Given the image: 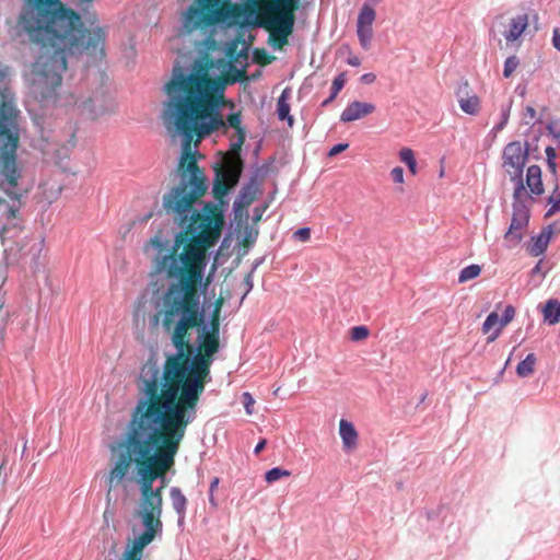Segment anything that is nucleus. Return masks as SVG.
Returning <instances> with one entry per match:
<instances>
[{
	"instance_id": "f257e3e1",
	"label": "nucleus",
	"mask_w": 560,
	"mask_h": 560,
	"mask_svg": "<svg viewBox=\"0 0 560 560\" xmlns=\"http://www.w3.org/2000/svg\"><path fill=\"white\" fill-rule=\"evenodd\" d=\"M223 89V83L210 78L209 69L200 59L187 66L176 62L171 80L164 85L167 100L162 117L167 127L173 126L182 137L183 153L178 165L179 182L164 195L163 208L178 221L185 238L199 245L209 242L214 220L210 205L196 202L206 192L208 183L196 161H188L194 132L203 138L215 130L234 128L237 139L232 143L233 149L240 148L246 138L241 126V112L230 113L225 120L220 114L221 101L214 94L222 93Z\"/></svg>"
},
{
	"instance_id": "f03ea898",
	"label": "nucleus",
	"mask_w": 560,
	"mask_h": 560,
	"mask_svg": "<svg viewBox=\"0 0 560 560\" xmlns=\"http://www.w3.org/2000/svg\"><path fill=\"white\" fill-rule=\"evenodd\" d=\"M179 228L180 232L175 235V244L170 254H163L170 252L168 242L159 235L152 237L145 246V250L152 247L156 252L155 272L177 280L154 301L155 318H162V326L170 334L174 347L173 352H167L170 371L174 373L175 361L183 355L184 338L188 329L196 326L199 317H202L203 310L200 306L196 285L201 281L206 268V256L200 249L189 248L176 257V247L185 242L194 243L184 238L185 231L180 225Z\"/></svg>"
},
{
	"instance_id": "7ed1b4c3",
	"label": "nucleus",
	"mask_w": 560,
	"mask_h": 560,
	"mask_svg": "<svg viewBox=\"0 0 560 560\" xmlns=\"http://www.w3.org/2000/svg\"><path fill=\"white\" fill-rule=\"evenodd\" d=\"M160 369L155 361L148 360L140 371V389L142 396L132 410L137 423L150 424L153 433V451L143 459L144 463L167 470L174 465L180 441L187 425L196 418L197 404L186 402L174 393H161L159 396Z\"/></svg>"
},
{
	"instance_id": "20e7f679",
	"label": "nucleus",
	"mask_w": 560,
	"mask_h": 560,
	"mask_svg": "<svg viewBox=\"0 0 560 560\" xmlns=\"http://www.w3.org/2000/svg\"><path fill=\"white\" fill-rule=\"evenodd\" d=\"M201 330L195 342L184 338L183 355L175 361V373L170 371L168 353L162 370L161 393H174L186 402H198L205 390L206 376L210 373L206 357H212L219 349V326L199 317Z\"/></svg>"
},
{
	"instance_id": "39448f33",
	"label": "nucleus",
	"mask_w": 560,
	"mask_h": 560,
	"mask_svg": "<svg viewBox=\"0 0 560 560\" xmlns=\"http://www.w3.org/2000/svg\"><path fill=\"white\" fill-rule=\"evenodd\" d=\"M238 25L244 28L261 27L258 14L242 12L230 0H196L182 14L180 33H198L205 45L214 43L218 33Z\"/></svg>"
},
{
	"instance_id": "423d86ee",
	"label": "nucleus",
	"mask_w": 560,
	"mask_h": 560,
	"mask_svg": "<svg viewBox=\"0 0 560 560\" xmlns=\"http://www.w3.org/2000/svg\"><path fill=\"white\" fill-rule=\"evenodd\" d=\"M140 499L135 516L140 520V527L131 528L133 538L128 539L119 560H142L143 550L163 533L161 521L163 497L160 489H149L139 486Z\"/></svg>"
},
{
	"instance_id": "0eeeda50",
	"label": "nucleus",
	"mask_w": 560,
	"mask_h": 560,
	"mask_svg": "<svg viewBox=\"0 0 560 560\" xmlns=\"http://www.w3.org/2000/svg\"><path fill=\"white\" fill-rule=\"evenodd\" d=\"M154 432L150 424L144 425L143 422L137 423L133 417H130L121 436V442L119 443V457L108 477L109 488H112L115 479L121 481L127 477L131 464L139 466L141 462L152 453L154 446L152 438ZM110 489H108V491Z\"/></svg>"
},
{
	"instance_id": "6e6552de",
	"label": "nucleus",
	"mask_w": 560,
	"mask_h": 560,
	"mask_svg": "<svg viewBox=\"0 0 560 560\" xmlns=\"http://www.w3.org/2000/svg\"><path fill=\"white\" fill-rule=\"evenodd\" d=\"M529 144L525 143L523 148L520 141H512L508 143L502 152V166L506 168L511 179L520 178L523 176L524 166L528 161Z\"/></svg>"
},
{
	"instance_id": "1a4fd4ad",
	"label": "nucleus",
	"mask_w": 560,
	"mask_h": 560,
	"mask_svg": "<svg viewBox=\"0 0 560 560\" xmlns=\"http://www.w3.org/2000/svg\"><path fill=\"white\" fill-rule=\"evenodd\" d=\"M15 156H5L3 160V167L1 171V182L0 186L3 191L15 200L22 196L21 192L18 191V180L21 177V171L16 165Z\"/></svg>"
},
{
	"instance_id": "9d476101",
	"label": "nucleus",
	"mask_w": 560,
	"mask_h": 560,
	"mask_svg": "<svg viewBox=\"0 0 560 560\" xmlns=\"http://www.w3.org/2000/svg\"><path fill=\"white\" fill-rule=\"evenodd\" d=\"M375 10L368 3H364L360 10L357 21V35L363 49H369L373 37V22L375 20Z\"/></svg>"
},
{
	"instance_id": "9b49d317",
	"label": "nucleus",
	"mask_w": 560,
	"mask_h": 560,
	"mask_svg": "<svg viewBox=\"0 0 560 560\" xmlns=\"http://www.w3.org/2000/svg\"><path fill=\"white\" fill-rule=\"evenodd\" d=\"M513 213L512 220L504 238L508 242L518 244L523 240L521 230L526 228L529 222V210L526 206L512 205Z\"/></svg>"
},
{
	"instance_id": "f8f14e48",
	"label": "nucleus",
	"mask_w": 560,
	"mask_h": 560,
	"mask_svg": "<svg viewBox=\"0 0 560 560\" xmlns=\"http://www.w3.org/2000/svg\"><path fill=\"white\" fill-rule=\"evenodd\" d=\"M137 483L141 487L162 491L166 486V477L163 470L142 460L138 466Z\"/></svg>"
},
{
	"instance_id": "ddd939ff",
	"label": "nucleus",
	"mask_w": 560,
	"mask_h": 560,
	"mask_svg": "<svg viewBox=\"0 0 560 560\" xmlns=\"http://www.w3.org/2000/svg\"><path fill=\"white\" fill-rule=\"evenodd\" d=\"M19 138L11 128L10 119L0 113V150L2 158L16 155Z\"/></svg>"
},
{
	"instance_id": "4468645a",
	"label": "nucleus",
	"mask_w": 560,
	"mask_h": 560,
	"mask_svg": "<svg viewBox=\"0 0 560 560\" xmlns=\"http://www.w3.org/2000/svg\"><path fill=\"white\" fill-rule=\"evenodd\" d=\"M109 106L110 101L103 91L97 93L94 97H89L78 104V107L82 113L88 114L91 118L103 114L109 108Z\"/></svg>"
},
{
	"instance_id": "2eb2a0df",
	"label": "nucleus",
	"mask_w": 560,
	"mask_h": 560,
	"mask_svg": "<svg viewBox=\"0 0 560 560\" xmlns=\"http://www.w3.org/2000/svg\"><path fill=\"white\" fill-rule=\"evenodd\" d=\"M294 22V15H276L269 20L271 32L280 39L281 44L287 43L288 36L293 31Z\"/></svg>"
},
{
	"instance_id": "dca6fc26",
	"label": "nucleus",
	"mask_w": 560,
	"mask_h": 560,
	"mask_svg": "<svg viewBox=\"0 0 560 560\" xmlns=\"http://www.w3.org/2000/svg\"><path fill=\"white\" fill-rule=\"evenodd\" d=\"M375 110V105L372 103L353 101L350 102L340 115V121L350 122L358 120Z\"/></svg>"
},
{
	"instance_id": "f3484780",
	"label": "nucleus",
	"mask_w": 560,
	"mask_h": 560,
	"mask_svg": "<svg viewBox=\"0 0 560 560\" xmlns=\"http://www.w3.org/2000/svg\"><path fill=\"white\" fill-rule=\"evenodd\" d=\"M469 84L464 81L459 84L456 91L458 104L460 109L468 115H476L479 112L480 102L478 96H468Z\"/></svg>"
},
{
	"instance_id": "a211bd4d",
	"label": "nucleus",
	"mask_w": 560,
	"mask_h": 560,
	"mask_svg": "<svg viewBox=\"0 0 560 560\" xmlns=\"http://www.w3.org/2000/svg\"><path fill=\"white\" fill-rule=\"evenodd\" d=\"M552 226L553 224L547 225L538 235L532 237L533 244L528 248L532 256H540L547 250L548 244L553 233Z\"/></svg>"
},
{
	"instance_id": "6ab92c4d",
	"label": "nucleus",
	"mask_w": 560,
	"mask_h": 560,
	"mask_svg": "<svg viewBox=\"0 0 560 560\" xmlns=\"http://www.w3.org/2000/svg\"><path fill=\"white\" fill-rule=\"evenodd\" d=\"M528 25V15L523 13L511 19L508 30L503 33L506 42L516 40Z\"/></svg>"
},
{
	"instance_id": "aec40b11",
	"label": "nucleus",
	"mask_w": 560,
	"mask_h": 560,
	"mask_svg": "<svg viewBox=\"0 0 560 560\" xmlns=\"http://www.w3.org/2000/svg\"><path fill=\"white\" fill-rule=\"evenodd\" d=\"M339 434L346 450H351L357 446L358 432L352 422L341 419L339 422Z\"/></svg>"
},
{
	"instance_id": "412c9836",
	"label": "nucleus",
	"mask_w": 560,
	"mask_h": 560,
	"mask_svg": "<svg viewBox=\"0 0 560 560\" xmlns=\"http://www.w3.org/2000/svg\"><path fill=\"white\" fill-rule=\"evenodd\" d=\"M291 96V90L289 88H285L277 101V116L278 119L283 121L285 120L290 127L294 124V118L292 115H290V104L289 98Z\"/></svg>"
},
{
	"instance_id": "4be33fe9",
	"label": "nucleus",
	"mask_w": 560,
	"mask_h": 560,
	"mask_svg": "<svg viewBox=\"0 0 560 560\" xmlns=\"http://www.w3.org/2000/svg\"><path fill=\"white\" fill-rule=\"evenodd\" d=\"M526 185L529 190L539 196L544 192V186L541 182V168L538 165H530L526 172Z\"/></svg>"
},
{
	"instance_id": "5701e85b",
	"label": "nucleus",
	"mask_w": 560,
	"mask_h": 560,
	"mask_svg": "<svg viewBox=\"0 0 560 560\" xmlns=\"http://www.w3.org/2000/svg\"><path fill=\"white\" fill-rule=\"evenodd\" d=\"M544 319L548 325H556L560 322V301L550 299L542 308Z\"/></svg>"
},
{
	"instance_id": "b1692460",
	"label": "nucleus",
	"mask_w": 560,
	"mask_h": 560,
	"mask_svg": "<svg viewBox=\"0 0 560 560\" xmlns=\"http://www.w3.org/2000/svg\"><path fill=\"white\" fill-rule=\"evenodd\" d=\"M346 82V72H340L337 77H335L330 88L329 96L322 102L320 107L328 106L337 97L339 92L343 89Z\"/></svg>"
},
{
	"instance_id": "393cba45",
	"label": "nucleus",
	"mask_w": 560,
	"mask_h": 560,
	"mask_svg": "<svg viewBox=\"0 0 560 560\" xmlns=\"http://www.w3.org/2000/svg\"><path fill=\"white\" fill-rule=\"evenodd\" d=\"M536 355L528 353L516 366V374L518 377L525 378L532 375L535 371Z\"/></svg>"
},
{
	"instance_id": "a878e982",
	"label": "nucleus",
	"mask_w": 560,
	"mask_h": 560,
	"mask_svg": "<svg viewBox=\"0 0 560 560\" xmlns=\"http://www.w3.org/2000/svg\"><path fill=\"white\" fill-rule=\"evenodd\" d=\"M515 316V308L513 305H506L501 317L499 318L500 319V323H499V326L497 327V329L488 337V341L489 342H492L494 341L500 332H501V329L506 325L509 324Z\"/></svg>"
},
{
	"instance_id": "bb28decb",
	"label": "nucleus",
	"mask_w": 560,
	"mask_h": 560,
	"mask_svg": "<svg viewBox=\"0 0 560 560\" xmlns=\"http://www.w3.org/2000/svg\"><path fill=\"white\" fill-rule=\"evenodd\" d=\"M172 506L175 513L186 512L187 499L178 487H172L170 490Z\"/></svg>"
},
{
	"instance_id": "cd10ccee",
	"label": "nucleus",
	"mask_w": 560,
	"mask_h": 560,
	"mask_svg": "<svg viewBox=\"0 0 560 560\" xmlns=\"http://www.w3.org/2000/svg\"><path fill=\"white\" fill-rule=\"evenodd\" d=\"M481 272V267L477 264H471L469 266L464 267L458 276V282L464 283L468 280L477 278Z\"/></svg>"
},
{
	"instance_id": "c85d7f7f",
	"label": "nucleus",
	"mask_w": 560,
	"mask_h": 560,
	"mask_svg": "<svg viewBox=\"0 0 560 560\" xmlns=\"http://www.w3.org/2000/svg\"><path fill=\"white\" fill-rule=\"evenodd\" d=\"M399 158L408 166L410 173L415 175L417 173V161L413 151L409 148H404L399 152Z\"/></svg>"
},
{
	"instance_id": "c756f323",
	"label": "nucleus",
	"mask_w": 560,
	"mask_h": 560,
	"mask_svg": "<svg viewBox=\"0 0 560 560\" xmlns=\"http://www.w3.org/2000/svg\"><path fill=\"white\" fill-rule=\"evenodd\" d=\"M290 471L282 468V467H273L269 470L266 471L265 474V480L268 482V483H272L277 480H279L280 478L282 477H288L290 476Z\"/></svg>"
},
{
	"instance_id": "7c9ffc66",
	"label": "nucleus",
	"mask_w": 560,
	"mask_h": 560,
	"mask_svg": "<svg viewBox=\"0 0 560 560\" xmlns=\"http://www.w3.org/2000/svg\"><path fill=\"white\" fill-rule=\"evenodd\" d=\"M514 184V192H513V205H520V206H526L521 197L523 192L525 191L524 183H523V176H520V178L511 179Z\"/></svg>"
},
{
	"instance_id": "2f4dec72",
	"label": "nucleus",
	"mask_w": 560,
	"mask_h": 560,
	"mask_svg": "<svg viewBox=\"0 0 560 560\" xmlns=\"http://www.w3.org/2000/svg\"><path fill=\"white\" fill-rule=\"evenodd\" d=\"M518 65L520 59L517 58V56L512 55L508 57L504 61L503 77L510 78L513 74V72L517 69Z\"/></svg>"
},
{
	"instance_id": "473e14b6",
	"label": "nucleus",
	"mask_w": 560,
	"mask_h": 560,
	"mask_svg": "<svg viewBox=\"0 0 560 560\" xmlns=\"http://www.w3.org/2000/svg\"><path fill=\"white\" fill-rule=\"evenodd\" d=\"M500 323V319H499V315L498 313L495 312H491L485 319L483 324H482V331L485 334L489 332L491 330V328L499 324Z\"/></svg>"
},
{
	"instance_id": "72a5a7b5",
	"label": "nucleus",
	"mask_w": 560,
	"mask_h": 560,
	"mask_svg": "<svg viewBox=\"0 0 560 560\" xmlns=\"http://www.w3.org/2000/svg\"><path fill=\"white\" fill-rule=\"evenodd\" d=\"M369 336L366 326H354L351 328V339L354 341L363 340Z\"/></svg>"
},
{
	"instance_id": "f704fd0d",
	"label": "nucleus",
	"mask_w": 560,
	"mask_h": 560,
	"mask_svg": "<svg viewBox=\"0 0 560 560\" xmlns=\"http://www.w3.org/2000/svg\"><path fill=\"white\" fill-rule=\"evenodd\" d=\"M228 190H229V187L226 185V183L222 179H219V173H217V177H215V180L213 183V191L217 194V195H226L228 194Z\"/></svg>"
},
{
	"instance_id": "c9c22d12",
	"label": "nucleus",
	"mask_w": 560,
	"mask_h": 560,
	"mask_svg": "<svg viewBox=\"0 0 560 560\" xmlns=\"http://www.w3.org/2000/svg\"><path fill=\"white\" fill-rule=\"evenodd\" d=\"M548 202L550 203V208L545 213L546 218L551 217L556 212L560 211V197L555 198L553 196H550Z\"/></svg>"
},
{
	"instance_id": "e433bc0d",
	"label": "nucleus",
	"mask_w": 560,
	"mask_h": 560,
	"mask_svg": "<svg viewBox=\"0 0 560 560\" xmlns=\"http://www.w3.org/2000/svg\"><path fill=\"white\" fill-rule=\"evenodd\" d=\"M20 198L21 197H19L16 200L14 198H11L13 200V203L7 210V219L8 220L16 219V214L20 211V207H21Z\"/></svg>"
},
{
	"instance_id": "4c0bfd02",
	"label": "nucleus",
	"mask_w": 560,
	"mask_h": 560,
	"mask_svg": "<svg viewBox=\"0 0 560 560\" xmlns=\"http://www.w3.org/2000/svg\"><path fill=\"white\" fill-rule=\"evenodd\" d=\"M243 284L245 287V291H244V294H243L241 301H243L246 298V295L253 290V287H254V273H253V271H249L245 276Z\"/></svg>"
},
{
	"instance_id": "58836bf2",
	"label": "nucleus",
	"mask_w": 560,
	"mask_h": 560,
	"mask_svg": "<svg viewBox=\"0 0 560 560\" xmlns=\"http://www.w3.org/2000/svg\"><path fill=\"white\" fill-rule=\"evenodd\" d=\"M293 236L296 241L307 242L311 238V229L300 228L294 232Z\"/></svg>"
},
{
	"instance_id": "ea45409f",
	"label": "nucleus",
	"mask_w": 560,
	"mask_h": 560,
	"mask_svg": "<svg viewBox=\"0 0 560 560\" xmlns=\"http://www.w3.org/2000/svg\"><path fill=\"white\" fill-rule=\"evenodd\" d=\"M348 147H349V144L347 142L337 143L330 148V150L328 151V156H335V155L343 152L345 150H347Z\"/></svg>"
},
{
	"instance_id": "a19ab883",
	"label": "nucleus",
	"mask_w": 560,
	"mask_h": 560,
	"mask_svg": "<svg viewBox=\"0 0 560 560\" xmlns=\"http://www.w3.org/2000/svg\"><path fill=\"white\" fill-rule=\"evenodd\" d=\"M242 399H243V404H244V407H245L246 412H247L248 415H252V413H253V410H252V408H250V407H252V405L254 404V398H253V396H252L249 393L245 392V393H243V395H242Z\"/></svg>"
},
{
	"instance_id": "79ce46f5",
	"label": "nucleus",
	"mask_w": 560,
	"mask_h": 560,
	"mask_svg": "<svg viewBox=\"0 0 560 560\" xmlns=\"http://www.w3.org/2000/svg\"><path fill=\"white\" fill-rule=\"evenodd\" d=\"M392 178L395 183L401 184L404 182V168L396 166L390 172Z\"/></svg>"
},
{
	"instance_id": "37998d69",
	"label": "nucleus",
	"mask_w": 560,
	"mask_h": 560,
	"mask_svg": "<svg viewBox=\"0 0 560 560\" xmlns=\"http://www.w3.org/2000/svg\"><path fill=\"white\" fill-rule=\"evenodd\" d=\"M512 102L504 104L501 106V121H504V124L508 125L509 118H510V112H511Z\"/></svg>"
},
{
	"instance_id": "c03bdc74",
	"label": "nucleus",
	"mask_w": 560,
	"mask_h": 560,
	"mask_svg": "<svg viewBox=\"0 0 560 560\" xmlns=\"http://www.w3.org/2000/svg\"><path fill=\"white\" fill-rule=\"evenodd\" d=\"M546 129L548 131V133L559 140L560 139V130H557L556 127H555V124L552 121L548 122L547 126H546Z\"/></svg>"
},
{
	"instance_id": "a18cd8bd",
	"label": "nucleus",
	"mask_w": 560,
	"mask_h": 560,
	"mask_svg": "<svg viewBox=\"0 0 560 560\" xmlns=\"http://www.w3.org/2000/svg\"><path fill=\"white\" fill-rule=\"evenodd\" d=\"M552 45L558 51H560V30L559 28H555L552 32Z\"/></svg>"
},
{
	"instance_id": "49530a36",
	"label": "nucleus",
	"mask_w": 560,
	"mask_h": 560,
	"mask_svg": "<svg viewBox=\"0 0 560 560\" xmlns=\"http://www.w3.org/2000/svg\"><path fill=\"white\" fill-rule=\"evenodd\" d=\"M346 62L349 65V66H352V67H359L361 65V59L357 56V55H353V54H349Z\"/></svg>"
},
{
	"instance_id": "de8ad7c7",
	"label": "nucleus",
	"mask_w": 560,
	"mask_h": 560,
	"mask_svg": "<svg viewBox=\"0 0 560 560\" xmlns=\"http://www.w3.org/2000/svg\"><path fill=\"white\" fill-rule=\"evenodd\" d=\"M375 79H376V75L372 72H369V73L362 74L360 80L364 84H371L375 81Z\"/></svg>"
},
{
	"instance_id": "09e8293b",
	"label": "nucleus",
	"mask_w": 560,
	"mask_h": 560,
	"mask_svg": "<svg viewBox=\"0 0 560 560\" xmlns=\"http://www.w3.org/2000/svg\"><path fill=\"white\" fill-rule=\"evenodd\" d=\"M545 153H546V156H547V161H555L556 158H557L556 150L552 147H547L546 150H545Z\"/></svg>"
},
{
	"instance_id": "8fccbe9b",
	"label": "nucleus",
	"mask_w": 560,
	"mask_h": 560,
	"mask_svg": "<svg viewBox=\"0 0 560 560\" xmlns=\"http://www.w3.org/2000/svg\"><path fill=\"white\" fill-rule=\"evenodd\" d=\"M266 443H267V442H266V440H265V439L260 440V441L256 444V446H255V448H254V454H256V455H257V454H259V453L265 448Z\"/></svg>"
},
{
	"instance_id": "3c124183",
	"label": "nucleus",
	"mask_w": 560,
	"mask_h": 560,
	"mask_svg": "<svg viewBox=\"0 0 560 560\" xmlns=\"http://www.w3.org/2000/svg\"><path fill=\"white\" fill-rule=\"evenodd\" d=\"M177 515V525L183 527L185 525L186 512L176 513Z\"/></svg>"
},
{
	"instance_id": "603ef678",
	"label": "nucleus",
	"mask_w": 560,
	"mask_h": 560,
	"mask_svg": "<svg viewBox=\"0 0 560 560\" xmlns=\"http://www.w3.org/2000/svg\"><path fill=\"white\" fill-rule=\"evenodd\" d=\"M219 482H220V479L218 477H214L211 482H210V486H209V492H214L215 489L218 488L219 486Z\"/></svg>"
},
{
	"instance_id": "864d4df0",
	"label": "nucleus",
	"mask_w": 560,
	"mask_h": 560,
	"mask_svg": "<svg viewBox=\"0 0 560 560\" xmlns=\"http://www.w3.org/2000/svg\"><path fill=\"white\" fill-rule=\"evenodd\" d=\"M547 166L550 173L556 174L557 173V163L555 161H547Z\"/></svg>"
},
{
	"instance_id": "5fc2aeb1",
	"label": "nucleus",
	"mask_w": 560,
	"mask_h": 560,
	"mask_svg": "<svg viewBox=\"0 0 560 560\" xmlns=\"http://www.w3.org/2000/svg\"><path fill=\"white\" fill-rule=\"evenodd\" d=\"M541 265H542V259H540L535 266L534 268L532 269L530 273L533 276L539 273L541 271Z\"/></svg>"
},
{
	"instance_id": "6e6d98bb",
	"label": "nucleus",
	"mask_w": 560,
	"mask_h": 560,
	"mask_svg": "<svg viewBox=\"0 0 560 560\" xmlns=\"http://www.w3.org/2000/svg\"><path fill=\"white\" fill-rule=\"evenodd\" d=\"M91 2H92V0H78V5L80 7V9L82 11H84L90 5Z\"/></svg>"
},
{
	"instance_id": "4d7b16f0",
	"label": "nucleus",
	"mask_w": 560,
	"mask_h": 560,
	"mask_svg": "<svg viewBox=\"0 0 560 560\" xmlns=\"http://www.w3.org/2000/svg\"><path fill=\"white\" fill-rule=\"evenodd\" d=\"M506 124H504V121H499L493 128H492V131L493 132H500L501 130H503L505 128Z\"/></svg>"
},
{
	"instance_id": "13d9d810",
	"label": "nucleus",
	"mask_w": 560,
	"mask_h": 560,
	"mask_svg": "<svg viewBox=\"0 0 560 560\" xmlns=\"http://www.w3.org/2000/svg\"><path fill=\"white\" fill-rule=\"evenodd\" d=\"M209 503L212 508L218 506L217 499L214 498V492H209Z\"/></svg>"
},
{
	"instance_id": "bf43d9fd",
	"label": "nucleus",
	"mask_w": 560,
	"mask_h": 560,
	"mask_svg": "<svg viewBox=\"0 0 560 560\" xmlns=\"http://www.w3.org/2000/svg\"><path fill=\"white\" fill-rule=\"evenodd\" d=\"M526 115H528L530 118H535L536 117L535 108L532 107V106H527L526 107Z\"/></svg>"
},
{
	"instance_id": "052dcab7",
	"label": "nucleus",
	"mask_w": 560,
	"mask_h": 560,
	"mask_svg": "<svg viewBox=\"0 0 560 560\" xmlns=\"http://www.w3.org/2000/svg\"><path fill=\"white\" fill-rule=\"evenodd\" d=\"M262 260H264L262 257L255 260V262L253 264L252 269H250V271H253V273L255 272L257 267L262 262Z\"/></svg>"
},
{
	"instance_id": "680f3d73",
	"label": "nucleus",
	"mask_w": 560,
	"mask_h": 560,
	"mask_svg": "<svg viewBox=\"0 0 560 560\" xmlns=\"http://www.w3.org/2000/svg\"><path fill=\"white\" fill-rule=\"evenodd\" d=\"M86 19V22L90 23L91 25L94 24V22L96 21V18L94 14H89L88 16H85Z\"/></svg>"
},
{
	"instance_id": "e2e57ef3",
	"label": "nucleus",
	"mask_w": 560,
	"mask_h": 560,
	"mask_svg": "<svg viewBox=\"0 0 560 560\" xmlns=\"http://www.w3.org/2000/svg\"><path fill=\"white\" fill-rule=\"evenodd\" d=\"M525 90H526L525 88H523V89L521 90V86H520V85L516 88V91H520V94H521V95H524V94H525Z\"/></svg>"
},
{
	"instance_id": "0e129e2a",
	"label": "nucleus",
	"mask_w": 560,
	"mask_h": 560,
	"mask_svg": "<svg viewBox=\"0 0 560 560\" xmlns=\"http://www.w3.org/2000/svg\"><path fill=\"white\" fill-rule=\"evenodd\" d=\"M4 329H5V324H2L1 325V328H0V335L2 336V334L4 332Z\"/></svg>"
},
{
	"instance_id": "69168bd1",
	"label": "nucleus",
	"mask_w": 560,
	"mask_h": 560,
	"mask_svg": "<svg viewBox=\"0 0 560 560\" xmlns=\"http://www.w3.org/2000/svg\"><path fill=\"white\" fill-rule=\"evenodd\" d=\"M427 395H428V394H427V393H424V394L421 396L420 402H423V401H424V399L427 398Z\"/></svg>"
},
{
	"instance_id": "338daca9",
	"label": "nucleus",
	"mask_w": 560,
	"mask_h": 560,
	"mask_svg": "<svg viewBox=\"0 0 560 560\" xmlns=\"http://www.w3.org/2000/svg\"><path fill=\"white\" fill-rule=\"evenodd\" d=\"M240 206V201H234V208L236 209Z\"/></svg>"
},
{
	"instance_id": "774afa93",
	"label": "nucleus",
	"mask_w": 560,
	"mask_h": 560,
	"mask_svg": "<svg viewBox=\"0 0 560 560\" xmlns=\"http://www.w3.org/2000/svg\"><path fill=\"white\" fill-rule=\"evenodd\" d=\"M94 28H101L100 26H95Z\"/></svg>"
}]
</instances>
